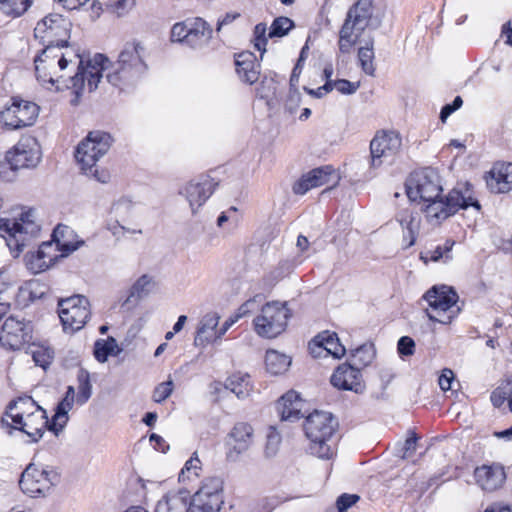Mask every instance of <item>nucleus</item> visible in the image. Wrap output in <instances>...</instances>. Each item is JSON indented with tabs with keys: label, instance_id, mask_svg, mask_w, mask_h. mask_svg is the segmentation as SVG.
Returning <instances> with one entry per match:
<instances>
[{
	"label": "nucleus",
	"instance_id": "obj_30",
	"mask_svg": "<svg viewBox=\"0 0 512 512\" xmlns=\"http://www.w3.org/2000/svg\"><path fill=\"white\" fill-rule=\"evenodd\" d=\"M47 59H49V66L50 67H55L56 65H58V67L63 70L67 67L68 65V59L66 58V55L64 53H60L59 54V47L57 46H54V50L52 52H47L46 54H43V50L41 51V54H39L36 58H34V64L35 67H34V70L35 72L37 73V80L42 82L43 84L44 83H50V84H54L55 83V80L54 78L49 75L47 76L46 74H41L40 73V66L39 64L37 63H44Z\"/></svg>",
	"mask_w": 512,
	"mask_h": 512
},
{
	"label": "nucleus",
	"instance_id": "obj_21",
	"mask_svg": "<svg viewBox=\"0 0 512 512\" xmlns=\"http://www.w3.org/2000/svg\"><path fill=\"white\" fill-rule=\"evenodd\" d=\"M76 401L75 389L73 386H68L65 397L58 403L55 414L51 420L46 418V428L58 436L68 422V412L72 409L73 403Z\"/></svg>",
	"mask_w": 512,
	"mask_h": 512
},
{
	"label": "nucleus",
	"instance_id": "obj_53",
	"mask_svg": "<svg viewBox=\"0 0 512 512\" xmlns=\"http://www.w3.org/2000/svg\"><path fill=\"white\" fill-rule=\"evenodd\" d=\"M300 103L301 94L296 88L291 87L284 104L285 110L288 111L290 114H294L297 111L298 107L300 106Z\"/></svg>",
	"mask_w": 512,
	"mask_h": 512
},
{
	"label": "nucleus",
	"instance_id": "obj_10",
	"mask_svg": "<svg viewBox=\"0 0 512 512\" xmlns=\"http://www.w3.org/2000/svg\"><path fill=\"white\" fill-rule=\"evenodd\" d=\"M458 298V294L451 287L446 285L433 286L423 295V299L433 312L431 313L426 309L428 318L433 322L450 323L454 315L449 312L456 305Z\"/></svg>",
	"mask_w": 512,
	"mask_h": 512
},
{
	"label": "nucleus",
	"instance_id": "obj_36",
	"mask_svg": "<svg viewBox=\"0 0 512 512\" xmlns=\"http://www.w3.org/2000/svg\"><path fill=\"white\" fill-rule=\"evenodd\" d=\"M28 399H30V397H19L18 400H13L9 403L7 411L5 412V415L1 418L0 422L3 428L8 429V433H11L12 429H17L25 432L29 436L31 435L29 432L24 430L25 424L23 422L22 413H13V410L17 408L18 404L24 403Z\"/></svg>",
	"mask_w": 512,
	"mask_h": 512
},
{
	"label": "nucleus",
	"instance_id": "obj_22",
	"mask_svg": "<svg viewBox=\"0 0 512 512\" xmlns=\"http://www.w3.org/2000/svg\"><path fill=\"white\" fill-rule=\"evenodd\" d=\"M211 26L201 17L188 18V37L186 46L198 49L207 45L212 38Z\"/></svg>",
	"mask_w": 512,
	"mask_h": 512
},
{
	"label": "nucleus",
	"instance_id": "obj_9",
	"mask_svg": "<svg viewBox=\"0 0 512 512\" xmlns=\"http://www.w3.org/2000/svg\"><path fill=\"white\" fill-rule=\"evenodd\" d=\"M58 314L65 332L81 330L90 318V303L83 295H73L58 301Z\"/></svg>",
	"mask_w": 512,
	"mask_h": 512
},
{
	"label": "nucleus",
	"instance_id": "obj_35",
	"mask_svg": "<svg viewBox=\"0 0 512 512\" xmlns=\"http://www.w3.org/2000/svg\"><path fill=\"white\" fill-rule=\"evenodd\" d=\"M224 388L234 393L238 399H246L253 391L249 374L234 373L226 379Z\"/></svg>",
	"mask_w": 512,
	"mask_h": 512
},
{
	"label": "nucleus",
	"instance_id": "obj_18",
	"mask_svg": "<svg viewBox=\"0 0 512 512\" xmlns=\"http://www.w3.org/2000/svg\"><path fill=\"white\" fill-rule=\"evenodd\" d=\"M339 179L334 168L330 165L321 166L312 169L304 174L294 185L293 192L298 195H303L312 188H316L331 181L337 182Z\"/></svg>",
	"mask_w": 512,
	"mask_h": 512
},
{
	"label": "nucleus",
	"instance_id": "obj_6",
	"mask_svg": "<svg viewBox=\"0 0 512 512\" xmlns=\"http://www.w3.org/2000/svg\"><path fill=\"white\" fill-rule=\"evenodd\" d=\"M79 58L78 71L70 77L71 85L68 88L73 89L75 98L71 101L73 105H77L86 85L89 92L97 89L98 84L102 78V71L106 68V63L109 62L108 58L103 54H96L93 60L88 61L87 65H83V60L79 54H75Z\"/></svg>",
	"mask_w": 512,
	"mask_h": 512
},
{
	"label": "nucleus",
	"instance_id": "obj_62",
	"mask_svg": "<svg viewBox=\"0 0 512 512\" xmlns=\"http://www.w3.org/2000/svg\"><path fill=\"white\" fill-rule=\"evenodd\" d=\"M453 380H454L453 371L451 369L445 368V369H443V371L438 379V383H439L440 388L443 391H447V390L451 389Z\"/></svg>",
	"mask_w": 512,
	"mask_h": 512
},
{
	"label": "nucleus",
	"instance_id": "obj_51",
	"mask_svg": "<svg viewBox=\"0 0 512 512\" xmlns=\"http://www.w3.org/2000/svg\"><path fill=\"white\" fill-rule=\"evenodd\" d=\"M333 89L344 95L354 94L360 87V82H351L347 79L332 80Z\"/></svg>",
	"mask_w": 512,
	"mask_h": 512
},
{
	"label": "nucleus",
	"instance_id": "obj_7",
	"mask_svg": "<svg viewBox=\"0 0 512 512\" xmlns=\"http://www.w3.org/2000/svg\"><path fill=\"white\" fill-rule=\"evenodd\" d=\"M441 192L440 176L430 167L413 172L406 181V193L413 202L433 200L438 198Z\"/></svg>",
	"mask_w": 512,
	"mask_h": 512
},
{
	"label": "nucleus",
	"instance_id": "obj_17",
	"mask_svg": "<svg viewBox=\"0 0 512 512\" xmlns=\"http://www.w3.org/2000/svg\"><path fill=\"white\" fill-rule=\"evenodd\" d=\"M31 336L24 333V324L14 317L5 320L0 331V343L12 350L25 349L30 347Z\"/></svg>",
	"mask_w": 512,
	"mask_h": 512
},
{
	"label": "nucleus",
	"instance_id": "obj_41",
	"mask_svg": "<svg viewBox=\"0 0 512 512\" xmlns=\"http://www.w3.org/2000/svg\"><path fill=\"white\" fill-rule=\"evenodd\" d=\"M374 40L370 39L365 46L358 49V61L362 71L369 76H375Z\"/></svg>",
	"mask_w": 512,
	"mask_h": 512
},
{
	"label": "nucleus",
	"instance_id": "obj_60",
	"mask_svg": "<svg viewBox=\"0 0 512 512\" xmlns=\"http://www.w3.org/2000/svg\"><path fill=\"white\" fill-rule=\"evenodd\" d=\"M462 104V98L460 96H456L452 103L446 104L442 107L440 119L444 122L454 111L458 110Z\"/></svg>",
	"mask_w": 512,
	"mask_h": 512
},
{
	"label": "nucleus",
	"instance_id": "obj_61",
	"mask_svg": "<svg viewBox=\"0 0 512 512\" xmlns=\"http://www.w3.org/2000/svg\"><path fill=\"white\" fill-rule=\"evenodd\" d=\"M417 440L418 438L416 434H413L411 437L405 440V443L401 449L402 453L400 454L402 459L409 458L416 451Z\"/></svg>",
	"mask_w": 512,
	"mask_h": 512
},
{
	"label": "nucleus",
	"instance_id": "obj_16",
	"mask_svg": "<svg viewBox=\"0 0 512 512\" xmlns=\"http://www.w3.org/2000/svg\"><path fill=\"white\" fill-rule=\"evenodd\" d=\"M12 103L0 112L3 125L11 130L32 125V111L29 101L13 97Z\"/></svg>",
	"mask_w": 512,
	"mask_h": 512
},
{
	"label": "nucleus",
	"instance_id": "obj_63",
	"mask_svg": "<svg viewBox=\"0 0 512 512\" xmlns=\"http://www.w3.org/2000/svg\"><path fill=\"white\" fill-rule=\"evenodd\" d=\"M256 301L255 299H249L246 302H244L238 309L234 317L238 321L240 318L248 315L255 307Z\"/></svg>",
	"mask_w": 512,
	"mask_h": 512
},
{
	"label": "nucleus",
	"instance_id": "obj_45",
	"mask_svg": "<svg viewBox=\"0 0 512 512\" xmlns=\"http://www.w3.org/2000/svg\"><path fill=\"white\" fill-rule=\"evenodd\" d=\"M375 356V349L372 344H364L356 348L352 353L355 365L368 366Z\"/></svg>",
	"mask_w": 512,
	"mask_h": 512
},
{
	"label": "nucleus",
	"instance_id": "obj_44",
	"mask_svg": "<svg viewBox=\"0 0 512 512\" xmlns=\"http://www.w3.org/2000/svg\"><path fill=\"white\" fill-rule=\"evenodd\" d=\"M320 335L323 336L322 340L325 345L326 355H331L337 359L345 355L346 349L335 332L323 331Z\"/></svg>",
	"mask_w": 512,
	"mask_h": 512
},
{
	"label": "nucleus",
	"instance_id": "obj_49",
	"mask_svg": "<svg viewBox=\"0 0 512 512\" xmlns=\"http://www.w3.org/2000/svg\"><path fill=\"white\" fill-rule=\"evenodd\" d=\"M201 470V462L199 458L197 457V453H193L191 458L186 461L184 467L182 468L180 474H179V481L184 482L187 479L190 478V474H193L194 476L198 477L199 473L198 471Z\"/></svg>",
	"mask_w": 512,
	"mask_h": 512
},
{
	"label": "nucleus",
	"instance_id": "obj_37",
	"mask_svg": "<svg viewBox=\"0 0 512 512\" xmlns=\"http://www.w3.org/2000/svg\"><path fill=\"white\" fill-rule=\"evenodd\" d=\"M122 349L119 348L116 339L109 336L107 339H98L94 343V357L100 362L104 363L107 361L109 356H118Z\"/></svg>",
	"mask_w": 512,
	"mask_h": 512
},
{
	"label": "nucleus",
	"instance_id": "obj_42",
	"mask_svg": "<svg viewBox=\"0 0 512 512\" xmlns=\"http://www.w3.org/2000/svg\"><path fill=\"white\" fill-rule=\"evenodd\" d=\"M55 357L54 349L46 342H34V365L40 366L46 371Z\"/></svg>",
	"mask_w": 512,
	"mask_h": 512
},
{
	"label": "nucleus",
	"instance_id": "obj_1",
	"mask_svg": "<svg viewBox=\"0 0 512 512\" xmlns=\"http://www.w3.org/2000/svg\"><path fill=\"white\" fill-rule=\"evenodd\" d=\"M338 428L337 419L329 412L310 413L304 423L306 437L310 440V452L319 458L329 459L334 454L333 437Z\"/></svg>",
	"mask_w": 512,
	"mask_h": 512
},
{
	"label": "nucleus",
	"instance_id": "obj_11",
	"mask_svg": "<svg viewBox=\"0 0 512 512\" xmlns=\"http://www.w3.org/2000/svg\"><path fill=\"white\" fill-rule=\"evenodd\" d=\"M290 316L286 304L267 303L262 307L261 314L254 319L255 331L261 337L274 338L285 330Z\"/></svg>",
	"mask_w": 512,
	"mask_h": 512
},
{
	"label": "nucleus",
	"instance_id": "obj_13",
	"mask_svg": "<svg viewBox=\"0 0 512 512\" xmlns=\"http://www.w3.org/2000/svg\"><path fill=\"white\" fill-rule=\"evenodd\" d=\"M401 146V138L394 132L376 134L370 143L371 167L378 168L382 164H393Z\"/></svg>",
	"mask_w": 512,
	"mask_h": 512
},
{
	"label": "nucleus",
	"instance_id": "obj_19",
	"mask_svg": "<svg viewBox=\"0 0 512 512\" xmlns=\"http://www.w3.org/2000/svg\"><path fill=\"white\" fill-rule=\"evenodd\" d=\"M331 384L338 389L353 391L357 394L364 390L360 369L350 364L338 366L331 376Z\"/></svg>",
	"mask_w": 512,
	"mask_h": 512
},
{
	"label": "nucleus",
	"instance_id": "obj_23",
	"mask_svg": "<svg viewBox=\"0 0 512 512\" xmlns=\"http://www.w3.org/2000/svg\"><path fill=\"white\" fill-rule=\"evenodd\" d=\"M474 475L477 483L486 491H494L499 488L506 477L503 467L496 464L477 467Z\"/></svg>",
	"mask_w": 512,
	"mask_h": 512
},
{
	"label": "nucleus",
	"instance_id": "obj_39",
	"mask_svg": "<svg viewBox=\"0 0 512 512\" xmlns=\"http://www.w3.org/2000/svg\"><path fill=\"white\" fill-rule=\"evenodd\" d=\"M455 242L452 240H446L443 245H438L434 249H427L424 252L420 253V259L424 263H428L429 261L438 262L443 260L444 263L452 260V248Z\"/></svg>",
	"mask_w": 512,
	"mask_h": 512
},
{
	"label": "nucleus",
	"instance_id": "obj_24",
	"mask_svg": "<svg viewBox=\"0 0 512 512\" xmlns=\"http://www.w3.org/2000/svg\"><path fill=\"white\" fill-rule=\"evenodd\" d=\"M396 220L403 229V241L406 242L405 248L413 246L416 242L420 230V218L411 208H405L398 211Z\"/></svg>",
	"mask_w": 512,
	"mask_h": 512
},
{
	"label": "nucleus",
	"instance_id": "obj_8",
	"mask_svg": "<svg viewBox=\"0 0 512 512\" xmlns=\"http://www.w3.org/2000/svg\"><path fill=\"white\" fill-rule=\"evenodd\" d=\"M112 137L103 131L90 132L82 140L75 151V158L84 173L92 172V168L100 157L104 156L110 149Z\"/></svg>",
	"mask_w": 512,
	"mask_h": 512
},
{
	"label": "nucleus",
	"instance_id": "obj_14",
	"mask_svg": "<svg viewBox=\"0 0 512 512\" xmlns=\"http://www.w3.org/2000/svg\"><path fill=\"white\" fill-rule=\"evenodd\" d=\"M31 210L22 212L14 220L0 218V233L8 234L7 245L18 253L23 251L30 239L28 227L32 224Z\"/></svg>",
	"mask_w": 512,
	"mask_h": 512
},
{
	"label": "nucleus",
	"instance_id": "obj_34",
	"mask_svg": "<svg viewBox=\"0 0 512 512\" xmlns=\"http://www.w3.org/2000/svg\"><path fill=\"white\" fill-rule=\"evenodd\" d=\"M490 174L489 185L496 192L505 193L512 190V163L495 165Z\"/></svg>",
	"mask_w": 512,
	"mask_h": 512
},
{
	"label": "nucleus",
	"instance_id": "obj_12",
	"mask_svg": "<svg viewBox=\"0 0 512 512\" xmlns=\"http://www.w3.org/2000/svg\"><path fill=\"white\" fill-rule=\"evenodd\" d=\"M224 504L223 481L209 477L202 481L200 488L190 499V512H219Z\"/></svg>",
	"mask_w": 512,
	"mask_h": 512
},
{
	"label": "nucleus",
	"instance_id": "obj_56",
	"mask_svg": "<svg viewBox=\"0 0 512 512\" xmlns=\"http://www.w3.org/2000/svg\"><path fill=\"white\" fill-rule=\"evenodd\" d=\"M17 172L18 171L11 165L9 159H7V156L5 157V160L0 161V178L3 181H14L17 176Z\"/></svg>",
	"mask_w": 512,
	"mask_h": 512
},
{
	"label": "nucleus",
	"instance_id": "obj_59",
	"mask_svg": "<svg viewBox=\"0 0 512 512\" xmlns=\"http://www.w3.org/2000/svg\"><path fill=\"white\" fill-rule=\"evenodd\" d=\"M359 500L356 494L344 493L340 495L336 501V506L339 512H345L348 508L354 505Z\"/></svg>",
	"mask_w": 512,
	"mask_h": 512
},
{
	"label": "nucleus",
	"instance_id": "obj_32",
	"mask_svg": "<svg viewBox=\"0 0 512 512\" xmlns=\"http://www.w3.org/2000/svg\"><path fill=\"white\" fill-rule=\"evenodd\" d=\"M57 252L60 251L52 240L43 242L34 255V274L43 272L52 266L61 257V254L58 255Z\"/></svg>",
	"mask_w": 512,
	"mask_h": 512
},
{
	"label": "nucleus",
	"instance_id": "obj_47",
	"mask_svg": "<svg viewBox=\"0 0 512 512\" xmlns=\"http://www.w3.org/2000/svg\"><path fill=\"white\" fill-rule=\"evenodd\" d=\"M293 27L294 22L288 17H278L270 27L269 37L285 36Z\"/></svg>",
	"mask_w": 512,
	"mask_h": 512
},
{
	"label": "nucleus",
	"instance_id": "obj_25",
	"mask_svg": "<svg viewBox=\"0 0 512 512\" xmlns=\"http://www.w3.org/2000/svg\"><path fill=\"white\" fill-rule=\"evenodd\" d=\"M305 403L299 394L293 390L284 394L277 403V410L282 421L294 422L303 417L302 409Z\"/></svg>",
	"mask_w": 512,
	"mask_h": 512
},
{
	"label": "nucleus",
	"instance_id": "obj_54",
	"mask_svg": "<svg viewBox=\"0 0 512 512\" xmlns=\"http://www.w3.org/2000/svg\"><path fill=\"white\" fill-rule=\"evenodd\" d=\"M135 5V0H110L108 7L118 16L124 15Z\"/></svg>",
	"mask_w": 512,
	"mask_h": 512
},
{
	"label": "nucleus",
	"instance_id": "obj_20",
	"mask_svg": "<svg viewBox=\"0 0 512 512\" xmlns=\"http://www.w3.org/2000/svg\"><path fill=\"white\" fill-rule=\"evenodd\" d=\"M260 64L254 53L243 51L235 54V70L240 81L252 85L260 76Z\"/></svg>",
	"mask_w": 512,
	"mask_h": 512
},
{
	"label": "nucleus",
	"instance_id": "obj_29",
	"mask_svg": "<svg viewBox=\"0 0 512 512\" xmlns=\"http://www.w3.org/2000/svg\"><path fill=\"white\" fill-rule=\"evenodd\" d=\"M252 436L253 428L249 424L244 422L235 424L229 433L228 444L231 446L229 456L232 452H235L236 455L245 452L252 442Z\"/></svg>",
	"mask_w": 512,
	"mask_h": 512
},
{
	"label": "nucleus",
	"instance_id": "obj_43",
	"mask_svg": "<svg viewBox=\"0 0 512 512\" xmlns=\"http://www.w3.org/2000/svg\"><path fill=\"white\" fill-rule=\"evenodd\" d=\"M77 382H78V393L76 395V402L79 405L85 404L92 395V384L90 380L89 372L80 368L77 373Z\"/></svg>",
	"mask_w": 512,
	"mask_h": 512
},
{
	"label": "nucleus",
	"instance_id": "obj_3",
	"mask_svg": "<svg viewBox=\"0 0 512 512\" xmlns=\"http://www.w3.org/2000/svg\"><path fill=\"white\" fill-rule=\"evenodd\" d=\"M423 202L427 203L423 211L431 224H440L460 209H467L470 206L480 209V204L473 198L471 186L468 183L459 184L445 198L440 195L438 198Z\"/></svg>",
	"mask_w": 512,
	"mask_h": 512
},
{
	"label": "nucleus",
	"instance_id": "obj_46",
	"mask_svg": "<svg viewBox=\"0 0 512 512\" xmlns=\"http://www.w3.org/2000/svg\"><path fill=\"white\" fill-rule=\"evenodd\" d=\"M29 7V0H0V9L14 17L22 15Z\"/></svg>",
	"mask_w": 512,
	"mask_h": 512
},
{
	"label": "nucleus",
	"instance_id": "obj_52",
	"mask_svg": "<svg viewBox=\"0 0 512 512\" xmlns=\"http://www.w3.org/2000/svg\"><path fill=\"white\" fill-rule=\"evenodd\" d=\"M173 392V381L168 380L160 383L153 391V400L157 403L165 401Z\"/></svg>",
	"mask_w": 512,
	"mask_h": 512
},
{
	"label": "nucleus",
	"instance_id": "obj_26",
	"mask_svg": "<svg viewBox=\"0 0 512 512\" xmlns=\"http://www.w3.org/2000/svg\"><path fill=\"white\" fill-rule=\"evenodd\" d=\"M74 231L71 227L58 224L52 233V241L57 246L58 250L61 252V258L66 257L75 250H77L80 246L84 245L83 240L74 241Z\"/></svg>",
	"mask_w": 512,
	"mask_h": 512
},
{
	"label": "nucleus",
	"instance_id": "obj_48",
	"mask_svg": "<svg viewBox=\"0 0 512 512\" xmlns=\"http://www.w3.org/2000/svg\"><path fill=\"white\" fill-rule=\"evenodd\" d=\"M281 443V435L280 433L274 428L270 427L269 432L266 437V444H265V455L268 458L274 457L278 450Z\"/></svg>",
	"mask_w": 512,
	"mask_h": 512
},
{
	"label": "nucleus",
	"instance_id": "obj_4",
	"mask_svg": "<svg viewBox=\"0 0 512 512\" xmlns=\"http://www.w3.org/2000/svg\"><path fill=\"white\" fill-rule=\"evenodd\" d=\"M143 50L139 43L126 44L113 66V71L106 76L108 82L116 87L133 84L147 68L141 56Z\"/></svg>",
	"mask_w": 512,
	"mask_h": 512
},
{
	"label": "nucleus",
	"instance_id": "obj_27",
	"mask_svg": "<svg viewBox=\"0 0 512 512\" xmlns=\"http://www.w3.org/2000/svg\"><path fill=\"white\" fill-rule=\"evenodd\" d=\"M60 474L52 466L42 467L41 470L34 469V497H45L50 494L53 488L59 483Z\"/></svg>",
	"mask_w": 512,
	"mask_h": 512
},
{
	"label": "nucleus",
	"instance_id": "obj_28",
	"mask_svg": "<svg viewBox=\"0 0 512 512\" xmlns=\"http://www.w3.org/2000/svg\"><path fill=\"white\" fill-rule=\"evenodd\" d=\"M31 140L30 135H23L13 150L6 153L7 159L17 171L29 168L32 159Z\"/></svg>",
	"mask_w": 512,
	"mask_h": 512
},
{
	"label": "nucleus",
	"instance_id": "obj_5",
	"mask_svg": "<svg viewBox=\"0 0 512 512\" xmlns=\"http://www.w3.org/2000/svg\"><path fill=\"white\" fill-rule=\"evenodd\" d=\"M71 22L57 13H51L37 22L34 27V38L40 39L44 46L43 54L52 52L54 46L63 47L67 45L70 36Z\"/></svg>",
	"mask_w": 512,
	"mask_h": 512
},
{
	"label": "nucleus",
	"instance_id": "obj_15",
	"mask_svg": "<svg viewBox=\"0 0 512 512\" xmlns=\"http://www.w3.org/2000/svg\"><path fill=\"white\" fill-rule=\"evenodd\" d=\"M218 183L209 175H200L188 182L180 191L188 201L192 214L205 204V202L213 194Z\"/></svg>",
	"mask_w": 512,
	"mask_h": 512
},
{
	"label": "nucleus",
	"instance_id": "obj_38",
	"mask_svg": "<svg viewBox=\"0 0 512 512\" xmlns=\"http://www.w3.org/2000/svg\"><path fill=\"white\" fill-rule=\"evenodd\" d=\"M153 286L154 283L152 278L147 274L142 275L130 288L129 295L124 301L123 305H126L130 302L137 303L139 300L150 294Z\"/></svg>",
	"mask_w": 512,
	"mask_h": 512
},
{
	"label": "nucleus",
	"instance_id": "obj_58",
	"mask_svg": "<svg viewBox=\"0 0 512 512\" xmlns=\"http://www.w3.org/2000/svg\"><path fill=\"white\" fill-rule=\"evenodd\" d=\"M32 469V463H29L24 471L22 472L19 479V487L23 491V493L28 494L32 492V474L30 470Z\"/></svg>",
	"mask_w": 512,
	"mask_h": 512
},
{
	"label": "nucleus",
	"instance_id": "obj_2",
	"mask_svg": "<svg viewBox=\"0 0 512 512\" xmlns=\"http://www.w3.org/2000/svg\"><path fill=\"white\" fill-rule=\"evenodd\" d=\"M372 14V0H358L350 7L339 31L338 46L341 53H350L367 27H380L381 19L373 18Z\"/></svg>",
	"mask_w": 512,
	"mask_h": 512
},
{
	"label": "nucleus",
	"instance_id": "obj_40",
	"mask_svg": "<svg viewBox=\"0 0 512 512\" xmlns=\"http://www.w3.org/2000/svg\"><path fill=\"white\" fill-rule=\"evenodd\" d=\"M266 369L273 375L285 372L291 364V359L275 350H268L265 355Z\"/></svg>",
	"mask_w": 512,
	"mask_h": 512
},
{
	"label": "nucleus",
	"instance_id": "obj_33",
	"mask_svg": "<svg viewBox=\"0 0 512 512\" xmlns=\"http://www.w3.org/2000/svg\"><path fill=\"white\" fill-rule=\"evenodd\" d=\"M154 512H190V501L184 492L169 493L163 496Z\"/></svg>",
	"mask_w": 512,
	"mask_h": 512
},
{
	"label": "nucleus",
	"instance_id": "obj_57",
	"mask_svg": "<svg viewBox=\"0 0 512 512\" xmlns=\"http://www.w3.org/2000/svg\"><path fill=\"white\" fill-rule=\"evenodd\" d=\"M398 353L401 356H411L414 354L415 342L409 336H403L398 340L397 344Z\"/></svg>",
	"mask_w": 512,
	"mask_h": 512
},
{
	"label": "nucleus",
	"instance_id": "obj_55",
	"mask_svg": "<svg viewBox=\"0 0 512 512\" xmlns=\"http://www.w3.org/2000/svg\"><path fill=\"white\" fill-rule=\"evenodd\" d=\"M322 338H323V336H321L319 333L308 344L309 352L314 358L327 356L326 350H325V345L323 343Z\"/></svg>",
	"mask_w": 512,
	"mask_h": 512
},
{
	"label": "nucleus",
	"instance_id": "obj_50",
	"mask_svg": "<svg viewBox=\"0 0 512 512\" xmlns=\"http://www.w3.org/2000/svg\"><path fill=\"white\" fill-rule=\"evenodd\" d=\"M188 37V18L185 21L175 23L170 32V40L174 43H182L186 45Z\"/></svg>",
	"mask_w": 512,
	"mask_h": 512
},
{
	"label": "nucleus",
	"instance_id": "obj_64",
	"mask_svg": "<svg viewBox=\"0 0 512 512\" xmlns=\"http://www.w3.org/2000/svg\"><path fill=\"white\" fill-rule=\"evenodd\" d=\"M332 90H333L332 80L326 81L323 86L319 87L316 90L305 88V91H307L308 94L313 95L317 98H321L323 95L331 92Z\"/></svg>",
	"mask_w": 512,
	"mask_h": 512
},
{
	"label": "nucleus",
	"instance_id": "obj_31",
	"mask_svg": "<svg viewBox=\"0 0 512 512\" xmlns=\"http://www.w3.org/2000/svg\"><path fill=\"white\" fill-rule=\"evenodd\" d=\"M220 316L215 313H207L200 321L197 333L194 339L195 346H205L207 343L218 339V330Z\"/></svg>",
	"mask_w": 512,
	"mask_h": 512
}]
</instances>
